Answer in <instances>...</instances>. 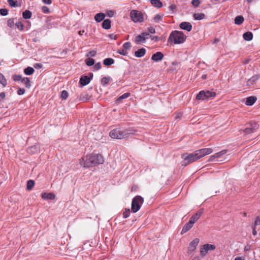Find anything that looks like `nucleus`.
I'll return each instance as SVG.
<instances>
[{
	"label": "nucleus",
	"mask_w": 260,
	"mask_h": 260,
	"mask_svg": "<svg viewBox=\"0 0 260 260\" xmlns=\"http://www.w3.org/2000/svg\"><path fill=\"white\" fill-rule=\"evenodd\" d=\"M34 68L38 69L42 67V64L41 63H36L34 66Z\"/></svg>",
	"instance_id": "nucleus-59"
},
{
	"label": "nucleus",
	"mask_w": 260,
	"mask_h": 260,
	"mask_svg": "<svg viewBox=\"0 0 260 260\" xmlns=\"http://www.w3.org/2000/svg\"><path fill=\"white\" fill-rule=\"evenodd\" d=\"M123 47L124 49L127 50L131 47V44L129 42H126L123 45Z\"/></svg>",
	"instance_id": "nucleus-46"
},
{
	"label": "nucleus",
	"mask_w": 260,
	"mask_h": 260,
	"mask_svg": "<svg viewBox=\"0 0 260 260\" xmlns=\"http://www.w3.org/2000/svg\"><path fill=\"white\" fill-rule=\"evenodd\" d=\"M180 27L182 29L186 30L188 31H189L192 29V25L189 22H183L180 24Z\"/></svg>",
	"instance_id": "nucleus-11"
},
{
	"label": "nucleus",
	"mask_w": 260,
	"mask_h": 260,
	"mask_svg": "<svg viewBox=\"0 0 260 260\" xmlns=\"http://www.w3.org/2000/svg\"><path fill=\"white\" fill-rule=\"evenodd\" d=\"M32 13L29 10H25L22 13V16L24 19H30Z\"/></svg>",
	"instance_id": "nucleus-28"
},
{
	"label": "nucleus",
	"mask_w": 260,
	"mask_h": 260,
	"mask_svg": "<svg viewBox=\"0 0 260 260\" xmlns=\"http://www.w3.org/2000/svg\"><path fill=\"white\" fill-rule=\"evenodd\" d=\"M176 5L174 4L171 5L169 7V10L173 12H174L176 10Z\"/></svg>",
	"instance_id": "nucleus-56"
},
{
	"label": "nucleus",
	"mask_w": 260,
	"mask_h": 260,
	"mask_svg": "<svg viewBox=\"0 0 260 260\" xmlns=\"http://www.w3.org/2000/svg\"><path fill=\"white\" fill-rule=\"evenodd\" d=\"M35 185L34 181L29 180L28 181L27 183V188L28 190H31L34 187Z\"/></svg>",
	"instance_id": "nucleus-35"
},
{
	"label": "nucleus",
	"mask_w": 260,
	"mask_h": 260,
	"mask_svg": "<svg viewBox=\"0 0 260 260\" xmlns=\"http://www.w3.org/2000/svg\"><path fill=\"white\" fill-rule=\"evenodd\" d=\"M225 153L226 150L221 151L219 152L216 153L210 157L209 161H213L215 158L219 157L221 155L225 154Z\"/></svg>",
	"instance_id": "nucleus-21"
},
{
	"label": "nucleus",
	"mask_w": 260,
	"mask_h": 260,
	"mask_svg": "<svg viewBox=\"0 0 260 260\" xmlns=\"http://www.w3.org/2000/svg\"><path fill=\"white\" fill-rule=\"evenodd\" d=\"M143 36L144 39V40L146 41V40L147 39H148L149 37V34L148 33V32H143L141 34Z\"/></svg>",
	"instance_id": "nucleus-53"
},
{
	"label": "nucleus",
	"mask_w": 260,
	"mask_h": 260,
	"mask_svg": "<svg viewBox=\"0 0 260 260\" xmlns=\"http://www.w3.org/2000/svg\"><path fill=\"white\" fill-rule=\"evenodd\" d=\"M42 2L44 3V4H48V5H50L51 4V2H52V1L51 0H42Z\"/></svg>",
	"instance_id": "nucleus-61"
},
{
	"label": "nucleus",
	"mask_w": 260,
	"mask_h": 260,
	"mask_svg": "<svg viewBox=\"0 0 260 260\" xmlns=\"http://www.w3.org/2000/svg\"><path fill=\"white\" fill-rule=\"evenodd\" d=\"M22 79H22L21 76H20V75H16L13 76V80L14 81H20V80L22 81Z\"/></svg>",
	"instance_id": "nucleus-48"
},
{
	"label": "nucleus",
	"mask_w": 260,
	"mask_h": 260,
	"mask_svg": "<svg viewBox=\"0 0 260 260\" xmlns=\"http://www.w3.org/2000/svg\"><path fill=\"white\" fill-rule=\"evenodd\" d=\"M151 4L154 7L158 8H160L162 6V4L160 0H151Z\"/></svg>",
	"instance_id": "nucleus-31"
},
{
	"label": "nucleus",
	"mask_w": 260,
	"mask_h": 260,
	"mask_svg": "<svg viewBox=\"0 0 260 260\" xmlns=\"http://www.w3.org/2000/svg\"><path fill=\"white\" fill-rule=\"evenodd\" d=\"M86 63L88 66H92L94 63V60L92 58H88L86 60Z\"/></svg>",
	"instance_id": "nucleus-41"
},
{
	"label": "nucleus",
	"mask_w": 260,
	"mask_h": 260,
	"mask_svg": "<svg viewBox=\"0 0 260 260\" xmlns=\"http://www.w3.org/2000/svg\"><path fill=\"white\" fill-rule=\"evenodd\" d=\"M96 54V51L91 50L87 54L86 56L87 57H89V56L93 57V56H95Z\"/></svg>",
	"instance_id": "nucleus-45"
},
{
	"label": "nucleus",
	"mask_w": 260,
	"mask_h": 260,
	"mask_svg": "<svg viewBox=\"0 0 260 260\" xmlns=\"http://www.w3.org/2000/svg\"><path fill=\"white\" fill-rule=\"evenodd\" d=\"M130 17L134 22H142L144 20L142 12L135 10L131 11Z\"/></svg>",
	"instance_id": "nucleus-6"
},
{
	"label": "nucleus",
	"mask_w": 260,
	"mask_h": 260,
	"mask_svg": "<svg viewBox=\"0 0 260 260\" xmlns=\"http://www.w3.org/2000/svg\"><path fill=\"white\" fill-rule=\"evenodd\" d=\"M104 162L103 156L101 154L91 153L84 156L80 160V164L84 168H90Z\"/></svg>",
	"instance_id": "nucleus-2"
},
{
	"label": "nucleus",
	"mask_w": 260,
	"mask_h": 260,
	"mask_svg": "<svg viewBox=\"0 0 260 260\" xmlns=\"http://www.w3.org/2000/svg\"><path fill=\"white\" fill-rule=\"evenodd\" d=\"M164 15L163 14H156L153 18V21L155 23H160L162 21Z\"/></svg>",
	"instance_id": "nucleus-15"
},
{
	"label": "nucleus",
	"mask_w": 260,
	"mask_h": 260,
	"mask_svg": "<svg viewBox=\"0 0 260 260\" xmlns=\"http://www.w3.org/2000/svg\"><path fill=\"white\" fill-rule=\"evenodd\" d=\"M129 216V210L128 211H125L123 213V216L124 218H126Z\"/></svg>",
	"instance_id": "nucleus-55"
},
{
	"label": "nucleus",
	"mask_w": 260,
	"mask_h": 260,
	"mask_svg": "<svg viewBox=\"0 0 260 260\" xmlns=\"http://www.w3.org/2000/svg\"><path fill=\"white\" fill-rule=\"evenodd\" d=\"M164 54L160 52H157L152 55L151 59L155 62H158L162 59Z\"/></svg>",
	"instance_id": "nucleus-10"
},
{
	"label": "nucleus",
	"mask_w": 260,
	"mask_h": 260,
	"mask_svg": "<svg viewBox=\"0 0 260 260\" xmlns=\"http://www.w3.org/2000/svg\"><path fill=\"white\" fill-rule=\"evenodd\" d=\"M131 132L128 129H121L120 128H115L110 132V136L113 139H121L125 138Z\"/></svg>",
	"instance_id": "nucleus-4"
},
{
	"label": "nucleus",
	"mask_w": 260,
	"mask_h": 260,
	"mask_svg": "<svg viewBox=\"0 0 260 260\" xmlns=\"http://www.w3.org/2000/svg\"><path fill=\"white\" fill-rule=\"evenodd\" d=\"M114 60L111 58H107L104 60V64L105 66H110L114 63Z\"/></svg>",
	"instance_id": "nucleus-32"
},
{
	"label": "nucleus",
	"mask_w": 260,
	"mask_h": 260,
	"mask_svg": "<svg viewBox=\"0 0 260 260\" xmlns=\"http://www.w3.org/2000/svg\"><path fill=\"white\" fill-rule=\"evenodd\" d=\"M216 248L214 245L210 244H205L201 247L200 254L202 257L205 256L209 250H214Z\"/></svg>",
	"instance_id": "nucleus-7"
},
{
	"label": "nucleus",
	"mask_w": 260,
	"mask_h": 260,
	"mask_svg": "<svg viewBox=\"0 0 260 260\" xmlns=\"http://www.w3.org/2000/svg\"><path fill=\"white\" fill-rule=\"evenodd\" d=\"M15 18H10L9 19L8 21H7V25L8 26H9L10 27H13L14 25V24H15Z\"/></svg>",
	"instance_id": "nucleus-36"
},
{
	"label": "nucleus",
	"mask_w": 260,
	"mask_h": 260,
	"mask_svg": "<svg viewBox=\"0 0 260 260\" xmlns=\"http://www.w3.org/2000/svg\"><path fill=\"white\" fill-rule=\"evenodd\" d=\"M260 78V76L259 75H255L253 77H252L250 79H249L247 81V85L248 86H250L253 85L254 83L256 82V81Z\"/></svg>",
	"instance_id": "nucleus-17"
},
{
	"label": "nucleus",
	"mask_w": 260,
	"mask_h": 260,
	"mask_svg": "<svg viewBox=\"0 0 260 260\" xmlns=\"http://www.w3.org/2000/svg\"><path fill=\"white\" fill-rule=\"evenodd\" d=\"M243 39L247 41H249L252 39L253 34L250 31H247L243 35Z\"/></svg>",
	"instance_id": "nucleus-22"
},
{
	"label": "nucleus",
	"mask_w": 260,
	"mask_h": 260,
	"mask_svg": "<svg viewBox=\"0 0 260 260\" xmlns=\"http://www.w3.org/2000/svg\"><path fill=\"white\" fill-rule=\"evenodd\" d=\"M244 21L242 16H238L235 18V23L237 25H241Z\"/></svg>",
	"instance_id": "nucleus-26"
},
{
	"label": "nucleus",
	"mask_w": 260,
	"mask_h": 260,
	"mask_svg": "<svg viewBox=\"0 0 260 260\" xmlns=\"http://www.w3.org/2000/svg\"><path fill=\"white\" fill-rule=\"evenodd\" d=\"M90 81V78L87 76L82 77L80 79V83L82 86L88 84Z\"/></svg>",
	"instance_id": "nucleus-14"
},
{
	"label": "nucleus",
	"mask_w": 260,
	"mask_h": 260,
	"mask_svg": "<svg viewBox=\"0 0 260 260\" xmlns=\"http://www.w3.org/2000/svg\"><path fill=\"white\" fill-rule=\"evenodd\" d=\"M194 20H200L205 18V15L204 13H194L193 15Z\"/></svg>",
	"instance_id": "nucleus-23"
},
{
	"label": "nucleus",
	"mask_w": 260,
	"mask_h": 260,
	"mask_svg": "<svg viewBox=\"0 0 260 260\" xmlns=\"http://www.w3.org/2000/svg\"><path fill=\"white\" fill-rule=\"evenodd\" d=\"M22 82H23L25 84L26 87L29 88L30 87L31 84L28 78H24L22 80Z\"/></svg>",
	"instance_id": "nucleus-34"
},
{
	"label": "nucleus",
	"mask_w": 260,
	"mask_h": 260,
	"mask_svg": "<svg viewBox=\"0 0 260 260\" xmlns=\"http://www.w3.org/2000/svg\"><path fill=\"white\" fill-rule=\"evenodd\" d=\"M110 77H104L101 80L102 84L103 86H105L108 84L110 81Z\"/></svg>",
	"instance_id": "nucleus-38"
},
{
	"label": "nucleus",
	"mask_w": 260,
	"mask_h": 260,
	"mask_svg": "<svg viewBox=\"0 0 260 260\" xmlns=\"http://www.w3.org/2000/svg\"><path fill=\"white\" fill-rule=\"evenodd\" d=\"M255 225H260V215L255 217V221H254Z\"/></svg>",
	"instance_id": "nucleus-49"
},
{
	"label": "nucleus",
	"mask_w": 260,
	"mask_h": 260,
	"mask_svg": "<svg viewBox=\"0 0 260 260\" xmlns=\"http://www.w3.org/2000/svg\"><path fill=\"white\" fill-rule=\"evenodd\" d=\"M114 14H115V12L113 10H108L106 12V15L109 17H113L114 16Z\"/></svg>",
	"instance_id": "nucleus-47"
},
{
	"label": "nucleus",
	"mask_w": 260,
	"mask_h": 260,
	"mask_svg": "<svg viewBox=\"0 0 260 260\" xmlns=\"http://www.w3.org/2000/svg\"><path fill=\"white\" fill-rule=\"evenodd\" d=\"M5 93L4 92L0 93V101L4 100L5 98Z\"/></svg>",
	"instance_id": "nucleus-60"
},
{
	"label": "nucleus",
	"mask_w": 260,
	"mask_h": 260,
	"mask_svg": "<svg viewBox=\"0 0 260 260\" xmlns=\"http://www.w3.org/2000/svg\"><path fill=\"white\" fill-rule=\"evenodd\" d=\"M257 128H258L257 124H256V123H252V124H250V127H246L244 129V132L246 134H251V133L254 132V131L255 129H256Z\"/></svg>",
	"instance_id": "nucleus-9"
},
{
	"label": "nucleus",
	"mask_w": 260,
	"mask_h": 260,
	"mask_svg": "<svg viewBox=\"0 0 260 260\" xmlns=\"http://www.w3.org/2000/svg\"><path fill=\"white\" fill-rule=\"evenodd\" d=\"M193 224L190 222L188 221L186 223L184 226L183 227V229L181 231V234H183L189 231L193 226Z\"/></svg>",
	"instance_id": "nucleus-19"
},
{
	"label": "nucleus",
	"mask_w": 260,
	"mask_h": 260,
	"mask_svg": "<svg viewBox=\"0 0 260 260\" xmlns=\"http://www.w3.org/2000/svg\"><path fill=\"white\" fill-rule=\"evenodd\" d=\"M102 26L104 28L108 29L111 27V21L109 19L104 20L102 23Z\"/></svg>",
	"instance_id": "nucleus-25"
},
{
	"label": "nucleus",
	"mask_w": 260,
	"mask_h": 260,
	"mask_svg": "<svg viewBox=\"0 0 260 260\" xmlns=\"http://www.w3.org/2000/svg\"><path fill=\"white\" fill-rule=\"evenodd\" d=\"M8 14V10L6 9H1L0 14L2 16H6Z\"/></svg>",
	"instance_id": "nucleus-43"
},
{
	"label": "nucleus",
	"mask_w": 260,
	"mask_h": 260,
	"mask_svg": "<svg viewBox=\"0 0 260 260\" xmlns=\"http://www.w3.org/2000/svg\"><path fill=\"white\" fill-rule=\"evenodd\" d=\"M42 11L46 14H48L49 13V9L46 6H43L42 7Z\"/></svg>",
	"instance_id": "nucleus-52"
},
{
	"label": "nucleus",
	"mask_w": 260,
	"mask_h": 260,
	"mask_svg": "<svg viewBox=\"0 0 260 260\" xmlns=\"http://www.w3.org/2000/svg\"><path fill=\"white\" fill-rule=\"evenodd\" d=\"M256 101V98L255 96H250L246 99L245 104L248 106H251L254 104V103Z\"/></svg>",
	"instance_id": "nucleus-16"
},
{
	"label": "nucleus",
	"mask_w": 260,
	"mask_h": 260,
	"mask_svg": "<svg viewBox=\"0 0 260 260\" xmlns=\"http://www.w3.org/2000/svg\"><path fill=\"white\" fill-rule=\"evenodd\" d=\"M37 148L36 146H32V147H29L28 149V151L29 152L34 153V152L37 151Z\"/></svg>",
	"instance_id": "nucleus-51"
},
{
	"label": "nucleus",
	"mask_w": 260,
	"mask_h": 260,
	"mask_svg": "<svg viewBox=\"0 0 260 260\" xmlns=\"http://www.w3.org/2000/svg\"><path fill=\"white\" fill-rule=\"evenodd\" d=\"M143 202L144 200L142 197L139 196L135 197L133 199L132 203V210L133 212L134 213L138 212L140 210Z\"/></svg>",
	"instance_id": "nucleus-5"
},
{
	"label": "nucleus",
	"mask_w": 260,
	"mask_h": 260,
	"mask_svg": "<svg viewBox=\"0 0 260 260\" xmlns=\"http://www.w3.org/2000/svg\"><path fill=\"white\" fill-rule=\"evenodd\" d=\"M200 242V240L198 238H195L193 239L189 245L188 247V253H191L195 251Z\"/></svg>",
	"instance_id": "nucleus-8"
},
{
	"label": "nucleus",
	"mask_w": 260,
	"mask_h": 260,
	"mask_svg": "<svg viewBox=\"0 0 260 260\" xmlns=\"http://www.w3.org/2000/svg\"><path fill=\"white\" fill-rule=\"evenodd\" d=\"M186 37L182 31L175 30L170 34L168 41L174 44H180L183 43Z\"/></svg>",
	"instance_id": "nucleus-3"
},
{
	"label": "nucleus",
	"mask_w": 260,
	"mask_h": 260,
	"mask_svg": "<svg viewBox=\"0 0 260 260\" xmlns=\"http://www.w3.org/2000/svg\"><path fill=\"white\" fill-rule=\"evenodd\" d=\"M234 260H245V259L242 258L241 257H236Z\"/></svg>",
	"instance_id": "nucleus-64"
},
{
	"label": "nucleus",
	"mask_w": 260,
	"mask_h": 260,
	"mask_svg": "<svg viewBox=\"0 0 260 260\" xmlns=\"http://www.w3.org/2000/svg\"><path fill=\"white\" fill-rule=\"evenodd\" d=\"M105 17V14L103 13H99L96 14L94 16V19L96 21L100 22L104 19Z\"/></svg>",
	"instance_id": "nucleus-20"
},
{
	"label": "nucleus",
	"mask_w": 260,
	"mask_h": 260,
	"mask_svg": "<svg viewBox=\"0 0 260 260\" xmlns=\"http://www.w3.org/2000/svg\"><path fill=\"white\" fill-rule=\"evenodd\" d=\"M42 198L45 200H53L55 198V196L52 193H43L41 195Z\"/></svg>",
	"instance_id": "nucleus-13"
},
{
	"label": "nucleus",
	"mask_w": 260,
	"mask_h": 260,
	"mask_svg": "<svg viewBox=\"0 0 260 260\" xmlns=\"http://www.w3.org/2000/svg\"><path fill=\"white\" fill-rule=\"evenodd\" d=\"M94 68L96 70H99L101 68V66L100 62L96 63L94 66Z\"/></svg>",
	"instance_id": "nucleus-57"
},
{
	"label": "nucleus",
	"mask_w": 260,
	"mask_h": 260,
	"mask_svg": "<svg viewBox=\"0 0 260 260\" xmlns=\"http://www.w3.org/2000/svg\"><path fill=\"white\" fill-rule=\"evenodd\" d=\"M35 72L34 69L30 67H28L24 69V72L27 75H31Z\"/></svg>",
	"instance_id": "nucleus-29"
},
{
	"label": "nucleus",
	"mask_w": 260,
	"mask_h": 260,
	"mask_svg": "<svg viewBox=\"0 0 260 260\" xmlns=\"http://www.w3.org/2000/svg\"><path fill=\"white\" fill-rule=\"evenodd\" d=\"M205 95H206L205 91L202 90V91H201L197 95L196 98H197V99H198L199 100H207L205 96Z\"/></svg>",
	"instance_id": "nucleus-24"
},
{
	"label": "nucleus",
	"mask_w": 260,
	"mask_h": 260,
	"mask_svg": "<svg viewBox=\"0 0 260 260\" xmlns=\"http://www.w3.org/2000/svg\"><path fill=\"white\" fill-rule=\"evenodd\" d=\"M145 49L142 48L136 51L135 53V55L137 57H141L145 54Z\"/></svg>",
	"instance_id": "nucleus-18"
},
{
	"label": "nucleus",
	"mask_w": 260,
	"mask_h": 260,
	"mask_svg": "<svg viewBox=\"0 0 260 260\" xmlns=\"http://www.w3.org/2000/svg\"><path fill=\"white\" fill-rule=\"evenodd\" d=\"M8 3L11 7H16L18 6L17 2L14 0H8Z\"/></svg>",
	"instance_id": "nucleus-40"
},
{
	"label": "nucleus",
	"mask_w": 260,
	"mask_h": 260,
	"mask_svg": "<svg viewBox=\"0 0 260 260\" xmlns=\"http://www.w3.org/2000/svg\"><path fill=\"white\" fill-rule=\"evenodd\" d=\"M68 92L66 90H63L61 92V98L63 100H66L68 97Z\"/></svg>",
	"instance_id": "nucleus-42"
},
{
	"label": "nucleus",
	"mask_w": 260,
	"mask_h": 260,
	"mask_svg": "<svg viewBox=\"0 0 260 260\" xmlns=\"http://www.w3.org/2000/svg\"><path fill=\"white\" fill-rule=\"evenodd\" d=\"M109 38L110 39H113V40L116 39V36L114 34H110V35H109Z\"/></svg>",
	"instance_id": "nucleus-62"
},
{
	"label": "nucleus",
	"mask_w": 260,
	"mask_h": 260,
	"mask_svg": "<svg viewBox=\"0 0 260 260\" xmlns=\"http://www.w3.org/2000/svg\"><path fill=\"white\" fill-rule=\"evenodd\" d=\"M202 213V211H199L196 214L191 217L189 221L193 224L200 218Z\"/></svg>",
	"instance_id": "nucleus-12"
},
{
	"label": "nucleus",
	"mask_w": 260,
	"mask_h": 260,
	"mask_svg": "<svg viewBox=\"0 0 260 260\" xmlns=\"http://www.w3.org/2000/svg\"><path fill=\"white\" fill-rule=\"evenodd\" d=\"M130 93L126 92L120 96L117 100V102H119L121 100L127 98L129 96Z\"/></svg>",
	"instance_id": "nucleus-37"
},
{
	"label": "nucleus",
	"mask_w": 260,
	"mask_h": 260,
	"mask_svg": "<svg viewBox=\"0 0 260 260\" xmlns=\"http://www.w3.org/2000/svg\"><path fill=\"white\" fill-rule=\"evenodd\" d=\"M148 30L151 34H155V29L153 27H150L148 28Z\"/></svg>",
	"instance_id": "nucleus-58"
},
{
	"label": "nucleus",
	"mask_w": 260,
	"mask_h": 260,
	"mask_svg": "<svg viewBox=\"0 0 260 260\" xmlns=\"http://www.w3.org/2000/svg\"><path fill=\"white\" fill-rule=\"evenodd\" d=\"M15 25L16 27L20 30H23L24 28V25L21 21L16 22Z\"/></svg>",
	"instance_id": "nucleus-39"
},
{
	"label": "nucleus",
	"mask_w": 260,
	"mask_h": 260,
	"mask_svg": "<svg viewBox=\"0 0 260 260\" xmlns=\"http://www.w3.org/2000/svg\"><path fill=\"white\" fill-rule=\"evenodd\" d=\"M206 95L205 96L206 98V99H209V98H214L215 96L216 93L215 92L213 91H206Z\"/></svg>",
	"instance_id": "nucleus-30"
},
{
	"label": "nucleus",
	"mask_w": 260,
	"mask_h": 260,
	"mask_svg": "<svg viewBox=\"0 0 260 260\" xmlns=\"http://www.w3.org/2000/svg\"><path fill=\"white\" fill-rule=\"evenodd\" d=\"M252 234L253 235H255L256 234V231L255 230V228H253V229Z\"/></svg>",
	"instance_id": "nucleus-63"
},
{
	"label": "nucleus",
	"mask_w": 260,
	"mask_h": 260,
	"mask_svg": "<svg viewBox=\"0 0 260 260\" xmlns=\"http://www.w3.org/2000/svg\"><path fill=\"white\" fill-rule=\"evenodd\" d=\"M212 151L211 148H208L197 150L191 153H184L182 155V158L183 159L182 165L186 166L206 155L211 154Z\"/></svg>",
	"instance_id": "nucleus-1"
},
{
	"label": "nucleus",
	"mask_w": 260,
	"mask_h": 260,
	"mask_svg": "<svg viewBox=\"0 0 260 260\" xmlns=\"http://www.w3.org/2000/svg\"><path fill=\"white\" fill-rule=\"evenodd\" d=\"M25 93V89L23 88H19L17 91V93L19 95H22Z\"/></svg>",
	"instance_id": "nucleus-54"
},
{
	"label": "nucleus",
	"mask_w": 260,
	"mask_h": 260,
	"mask_svg": "<svg viewBox=\"0 0 260 260\" xmlns=\"http://www.w3.org/2000/svg\"><path fill=\"white\" fill-rule=\"evenodd\" d=\"M0 83L3 85V87H5L7 84V80L1 73H0Z\"/></svg>",
	"instance_id": "nucleus-33"
},
{
	"label": "nucleus",
	"mask_w": 260,
	"mask_h": 260,
	"mask_svg": "<svg viewBox=\"0 0 260 260\" xmlns=\"http://www.w3.org/2000/svg\"><path fill=\"white\" fill-rule=\"evenodd\" d=\"M135 42L137 44L144 43L145 42L144 39L142 34L138 35L135 38Z\"/></svg>",
	"instance_id": "nucleus-27"
},
{
	"label": "nucleus",
	"mask_w": 260,
	"mask_h": 260,
	"mask_svg": "<svg viewBox=\"0 0 260 260\" xmlns=\"http://www.w3.org/2000/svg\"><path fill=\"white\" fill-rule=\"evenodd\" d=\"M118 52L121 55H125L127 54V51L124 48L122 49H119L118 51Z\"/></svg>",
	"instance_id": "nucleus-50"
},
{
	"label": "nucleus",
	"mask_w": 260,
	"mask_h": 260,
	"mask_svg": "<svg viewBox=\"0 0 260 260\" xmlns=\"http://www.w3.org/2000/svg\"><path fill=\"white\" fill-rule=\"evenodd\" d=\"M201 3L200 0H192L191 4L195 7H198Z\"/></svg>",
	"instance_id": "nucleus-44"
}]
</instances>
